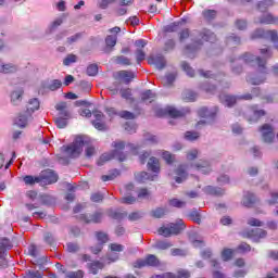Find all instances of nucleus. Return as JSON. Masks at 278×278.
Segmentation results:
<instances>
[{
	"label": "nucleus",
	"mask_w": 278,
	"mask_h": 278,
	"mask_svg": "<svg viewBox=\"0 0 278 278\" xmlns=\"http://www.w3.org/2000/svg\"><path fill=\"white\" fill-rule=\"evenodd\" d=\"M160 261L155 255H149L144 261L139 260L135 263V268H143V266H157Z\"/></svg>",
	"instance_id": "nucleus-8"
},
{
	"label": "nucleus",
	"mask_w": 278,
	"mask_h": 278,
	"mask_svg": "<svg viewBox=\"0 0 278 278\" xmlns=\"http://www.w3.org/2000/svg\"><path fill=\"white\" fill-rule=\"evenodd\" d=\"M55 108L59 112H61V116L70 118L71 115L68 114V111H66V104L64 102L56 104Z\"/></svg>",
	"instance_id": "nucleus-20"
},
{
	"label": "nucleus",
	"mask_w": 278,
	"mask_h": 278,
	"mask_svg": "<svg viewBox=\"0 0 278 278\" xmlns=\"http://www.w3.org/2000/svg\"><path fill=\"white\" fill-rule=\"evenodd\" d=\"M122 203H126L127 205H131L132 203H136V198L125 197V198L122 199Z\"/></svg>",
	"instance_id": "nucleus-54"
},
{
	"label": "nucleus",
	"mask_w": 278,
	"mask_h": 278,
	"mask_svg": "<svg viewBox=\"0 0 278 278\" xmlns=\"http://www.w3.org/2000/svg\"><path fill=\"white\" fill-rule=\"evenodd\" d=\"M134 77H136L134 72L121 71L117 73V79H119L121 81H124V84H129V81H131Z\"/></svg>",
	"instance_id": "nucleus-12"
},
{
	"label": "nucleus",
	"mask_w": 278,
	"mask_h": 278,
	"mask_svg": "<svg viewBox=\"0 0 278 278\" xmlns=\"http://www.w3.org/2000/svg\"><path fill=\"white\" fill-rule=\"evenodd\" d=\"M55 125H56V127H59V129H64V127H66V125H67L66 118H64V117L56 118Z\"/></svg>",
	"instance_id": "nucleus-37"
},
{
	"label": "nucleus",
	"mask_w": 278,
	"mask_h": 278,
	"mask_svg": "<svg viewBox=\"0 0 278 278\" xmlns=\"http://www.w3.org/2000/svg\"><path fill=\"white\" fill-rule=\"evenodd\" d=\"M67 251L68 253H76V251H79V247L75 243H67Z\"/></svg>",
	"instance_id": "nucleus-49"
},
{
	"label": "nucleus",
	"mask_w": 278,
	"mask_h": 278,
	"mask_svg": "<svg viewBox=\"0 0 278 278\" xmlns=\"http://www.w3.org/2000/svg\"><path fill=\"white\" fill-rule=\"evenodd\" d=\"M186 229V224L184 220L179 219L176 224H169L167 227L163 226L159 229V235L168 238V236H177V233H181Z\"/></svg>",
	"instance_id": "nucleus-3"
},
{
	"label": "nucleus",
	"mask_w": 278,
	"mask_h": 278,
	"mask_svg": "<svg viewBox=\"0 0 278 278\" xmlns=\"http://www.w3.org/2000/svg\"><path fill=\"white\" fill-rule=\"evenodd\" d=\"M125 130L128 131V134H136V125H131L129 123L125 124Z\"/></svg>",
	"instance_id": "nucleus-52"
},
{
	"label": "nucleus",
	"mask_w": 278,
	"mask_h": 278,
	"mask_svg": "<svg viewBox=\"0 0 278 278\" xmlns=\"http://www.w3.org/2000/svg\"><path fill=\"white\" fill-rule=\"evenodd\" d=\"M111 251L115 252V253H121V251H123V245L118 244V243H112L110 245Z\"/></svg>",
	"instance_id": "nucleus-46"
},
{
	"label": "nucleus",
	"mask_w": 278,
	"mask_h": 278,
	"mask_svg": "<svg viewBox=\"0 0 278 278\" xmlns=\"http://www.w3.org/2000/svg\"><path fill=\"white\" fill-rule=\"evenodd\" d=\"M213 278H226L225 274L218 271V270H214L213 271Z\"/></svg>",
	"instance_id": "nucleus-64"
},
{
	"label": "nucleus",
	"mask_w": 278,
	"mask_h": 278,
	"mask_svg": "<svg viewBox=\"0 0 278 278\" xmlns=\"http://www.w3.org/2000/svg\"><path fill=\"white\" fill-rule=\"evenodd\" d=\"M15 125H17L18 127H26V125H27V115H20L15 119Z\"/></svg>",
	"instance_id": "nucleus-27"
},
{
	"label": "nucleus",
	"mask_w": 278,
	"mask_h": 278,
	"mask_svg": "<svg viewBox=\"0 0 278 278\" xmlns=\"http://www.w3.org/2000/svg\"><path fill=\"white\" fill-rule=\"evenodd\" d=\"M181 67L184 68L185 72H187V75H189V77H194V70H192V67H190L188 63H182Z\"/></svg>",
	"instance_id": "nucleus-39"
},
{
	"label": "nucleus",
	"mask_w": 278,
	"mask_h": 278,
	"mask_svg": "<svg viewBox=\"0 0 278 278\" xmlns=\"http://www.w3.org/2000/svg\"><path fill=\"white\" fill-rule=\"evenodd\" d=\"M169 205H172V207H184V205H186V202L178 199H172L169 200Z\"/></svg>",
	"instance_id": "nucleus-34"
},
{
	"label": "nucleus",
	"mask_w": 278,
	"mask_h": 278,
	"mask_svg": "<svg viewBox=\"0 0 278 278\" xmlns=\"http://www.w3.org/2000/svg\"><path fill=\"white\" fill-rule=\"evenodd\" d=\"M113 147L115 149V153L114 154H110V153L102 154L98 161L99 166H103V164H105V162H110V160H114V157H117V160L119 162H125V154L121 153V151H123V149H125V143L123 141H115V142H113Z\"/></svg>",
	"instance_id": "nucleus-2"
},
{
	"label": "nucleus",
	"mask_w": 278,
	"mask_h": 278,
	"mask_svg": "<svg viewBox=\"0 0 278 278\" xmlns=\"http://www.w3.org/2000/svg\"><path fill=\"white\" fill-rule=\"evenodd\" d=\"M163 160H165L167 164H173L175 162V156H173L170 152H163Z\"/></svg>",
	"instance_id": "nucleus-38"
},
{
	"label": "nucleus",
	"mask_w": 278,
	"mask_h": 278,
	"mask_svg": "<svg viewBox=\"0 0 278 278\" xmlns=\"http://www.w3.org/2000/svg\"><path fill=\"white\" fill-rule=\"evenodd\" d=\"M139 199H149V191L147 189H141L138 193Z\"/></svg>",
	"instance_id": "nucleus-60"
},
{
	"label": "nucleus",
	"mask_w": 278,
	"mask_h": 278,
	"mask_svg": "<svg viewBox=\"0 0 278 278\" xmlns=\"http://www.w3.org/2000/svg\"><path fill=\"white\" fill-rule=\"evenodd\" d=\"M148 64H155V66L159 68H164V66H166V62L164 61V59L162 56H159L156 59L153 56H150L148 59Z\"/></svg>",
	"instance_id": "nucleus-14"
},
{
	"label": "nucleus",
	"mask_w": 278,
	"mask_h": 278,
	"mask_svg": "<svg viewBox=\"0 0 278 278\" xmlns=\"http://www.w3.org/2000/svg\"><path fill=\"white\" fill-rule=\"evenodd\" d=\"M238 251H241V253H247V251H251V245H249L248 243H241L238 247Z\"/></svg>",
	"instance_id": "nucleus-51"
},
{
	"label": "nucleus",
	"mask_w": 278,
	"mask_h": 278,
	"mask_svg": "<svg viewBox=\"0 0 278 278\" xmlns=\"http://www.w3.org/2000/svg\"><path fill=\"white\" fill-rule=\"evenodd\" d=\"M97 73H99V66H97L96 64H91L87 67V75H89L90 77H94Z\"/></svg>",
	"instance_id": "nucleus-30"
},
{
	"label": "nucleus",
	"mask_w": 278,
	"mask_h": 278,
	"mask_svg": "<svg viewBox=\"0 0 278 278\" xmlns=\"http://www.w3.org/2000/svg\"><path fill=\"white\" fill-rule=\"evenodd\" d=\"M68 277L70 278H84V271L78 270V271H75V273H70Z\"/></svg>",
	"instance_id": "nucleus-58"
},
{
	"label": "nucleus",
	"mask_w": 278,
	"mask_h": 278,
	"mask_svg": "<svg viewBox=\"0 0 278 278\" xmlns=\"http://www.w3.org/2000/svg\"><path fill=\"white\" fill-rule=\"evenodd\" d=\"M39 179L42 186H49L58 181V174L51 169H46L41 172Z\"/></svg>",
	"instance_id": "nucleus-5"
},
{
	"label": "nucleus",
	"mask_w": 278,
	"mask_h": 278,
	"mask_svg": "<svg viewBox=\"0 0 278 278\" xmlns=\"http://www.w3.org/2000/svg\"><path fill=\"white\" fill-rule=\"evenodd\" d=\"M135 47H137V49H144V47H147V41L144 39H139L135 42Z\"/></svg>",
	"instance_id": "nucleus-56"
},
{
	"label": "nucleus",
	"mask_w": 278,
	"mask_h": 278,
	"mask_svg": "<svg viewBox=\"0 0 278 278\" xmlns=\"http://www.w3.org/2000/svg\"><path fill=\"white\" fill-rule=\"evenodd\" d=\"M262 132L264 142H273L275 140V128L273 126L265 124L260 128Z\"/></svg>",
	"instance_id": "nucleus-7"
},
{
	"label": "nucleus",
	"mask_w": 278,
	"mask_h": 278,
	"mask_svg": "<svg viewBox=\"0 0 278 278\" xmlns=\"http://www.w3.org/2000/svg\"><path fill=\"white\" fill-rule=\"evenodd\" d=\"M176 174L178 175V177H176V184H181V181L186 179V169H184V167H179Z\"/></svg>",
	"instance_id": "nucleus-23"
},
{
	"label": "nucleus",
	"mask_w": 278,
	"mask_h": 278,
	"mask_svg": "<svg viewBox=\"0 0 278 278\" xmlns=\"http://www.w3.org/2000/svg\"><path fill=\"white\" fill-rule=\"evenodd\" d=\"M185 138L187 140H197V138H199V132L187 131Z\"/></svg>",
	"instance_id": "nucleus-44"
},
{
	"label": "nucleus",
	"mask_w": 278,
	"mask_h": 278,
	"mask_svg": "<svg viewBox=\"0 0 278 278\" xmlns=\"http://www.w3.org/2000/svg\"><path fill=\"white\" fill-rule=\"evenodd\" d=\"M238 29H247V22L244 20H239L236 22Z\"/></svg>",
	"instance_id": "nucleus-59"
},
{
	"label": "nucleus",
	"mask_w": 278,
	"mask_h": 278,
	"mask_svg": "<svg viewBox=\"0 0 278 278\" xmlns=\"http://www.w3.org/2000/svg\"><path fill=\"white\" fill-rule=\"evenodd\" d=\"M136 180L139 184H144V181H149V180L153 181V177H151V175H149V173L147 172H141L136 175Z\"/></svg>",
	"instance_id": "nucleus-17"
},
{
	"label": "nucleus",
	"mask_w": 278,
	"mask_h": 278,
	"mask_svg": "<svg viewBox=\"0 0 278 278\" xmlns=\"http://www.w3.org/2000/svg\"><path fill=\"white\" fill-rule=\"evenodd\" d=\"M197 155H199V151H197V150H191V151L187 154V160H194V159H197Z\"/></svg>",
	"instance_id": "nucleus-62"
},
{
	"label": "nucleus",
	"mask_w": 278,
	"mask_h": 278,
	"mask_svg": "<svg viewBox=\"0 0 278 278\" xmlns=\"http://www.w3.org/2000/svg\"><path fill=\"white\" fill-rule=\"evenodd\" d=\"M121 93L123 99H131V89H123Z\"/></svg>",
	"instance_id": "nucleus-57"
},
{
	"label": "nucleus",
	"mask_w": 278,
	"mask_h": 278,
	"mask_svg": "<svg viewBox=\"0 0 278 278\" xmlns=\"http://www.w3.org/2000/svg\"><path fill=\"white\" fill-rule=\"evenodd\" d=\"M112 3H116V0H101L100 8L102 10H105L109 5H112Z\"/></svg>",
	"instance_id": "nucleus-45"
},
{
	"label": "nucleus",
	"mask_w": 278,
	"mask_h": 278,
	"mask_svg": "<svg viewBox=\"0 0 278 278\" xmlns=\"http://www.w3.org/2000/svg\"><path fill=\"white\" fill-rule=\"evenodd\" d=\"M116 36H108L105 39L106 47H116Z\"/></svg>",
	"instance_id": "nucleus-35"
},
{
	"label": "nucleus",
	"mask_w": 278,
	"mask_h": 278,
	"mask_svg": "<svg viewBox=\"0 0 278 278\" xmlns=\"http://www.w3.org/2000/svg\"><path fill=\"white\" fill-rule=\"evenodd\" d=\"M118 175H121V173L118 172V169H115L113 174L103 175L101 177V179H102V181H112V180L116 179V177H118Z\"/></svg>",
	"instance_id": "nucleus-25"
},
{
	"label": "nucleus",
	"mask_w": 278,
	"mask_h": 278,
	"mask_svg": "<svg viewBox=\"0 0 278 278\" xmlns=\"http://www.w3.org/2000/svg\"><path fill=\"white\" fill-rule=\"evenodd\" d=\"M253 116L248 118L249 123H257L262 116H265L266 112L264 110H253Z\"/></svg>",
	"instance_id": "nucleus-16"
},
{
	"label": "nucleus",
	"mask_w": 278,
	"mask_h": 278,
	"mask_svg": "<svg viewBox=\"0 0 278 278\" xmlns=\"http://www.w3.org/2000/svg\"><path fill=\"white\" fill-rule=\"evenodd\" d=\"M202 38L206 41V42H214V40H216V35H214V33L206 30Z\"/></svg>",
	"instance_id": "nucleus-28"
},
{
	"label": "nucleus",
	"mask_w": 278,
	"mask_h": 278,
	"mask_svg": "<svg viewBox=\"0 0 278 278\" xmlns=\"http://www.w3.org/2000/svg\"><path fill=\"white\" fill-rule=\"evenodd\" d=\"M199 116H202V117L210 116V111H207V108L200 109Z\"/></svg>",
	"instance_id": "nucleus-63"
},
{
	"label": "nucleus",
	"mask_w": 278,
	"mask_h": 278,
	"mask_svg": "<svg viewBox=\"0 0 278 278\" xmlns=\"http://www.w3.org/2000/svg\"><path fill=\"white\" fill-rule=\"evenodd\" d=\"M141 99L142 101H149V103H151L153 99H155V94H153V91L148 90L142 93Z\"/></svg>",
	"instance_id": "nucleus-24"
},
{
	"label": "nucleus",
	"mask_w": 278,
	"mask_h": 278,
	"mask_svg": "<svg viewBox=\"0 0 278 278\" xmlns=\"http://www.w3.org/2000/svg\"><path fill=\"white\" fill-rule=\"evenodd\" d=\"M203 16L204 18H214V16H216V11L214 10H206L203 12Z\"/></svg>",
	"instance_id": "nucleus-47"
},
{
	"label": "nucleus",
	"mask_w": 278,
	"mask_h": 278,
	"mask_svg": "<svg viewBox=\"0 0 278 278\" xmlns=\"http://www.w3.org/2000/svg\"><path fill=\"white\" fill-rule=\"evenodd\" d=\"M84 147H86V156L92 157L96 153L94 147L90 146L88 140L84 137H76L73 143L63 148V151L67 157H79V155H81V151H84Z\"/></svg>",
	"instance_id": "nucleus-1"
},
{
	"label": "nucleus",
	"mask_w": 278,
	"mask_h": 278,
	"mask_svg": "<svg viewBox=\"0 0 278 278\" xmlns=\"http://www.w3.org/2000/svg\"><path fill=\"white\" fill-rule=\"evenodd\" d=\"M155 247L156 249H161L162 251H164L166 249H170L173 244L168 241H156Z\"/></svg>",
	"instance_id": "nucleus-29"
},
{
	"label": "nucleus",
	"mask_w": 278,
	"mask_h": 278,
	"mask_svg": "<svg viewBox=\"0 0 278 278\" xmlns=\"http://www.w3.org/2000/svg\"><path fill=\"white\" fill-rule=\"evenodd\" d=\"M261 23L270 25V23H275V17H273L270 14L264 15V17L261 20Z\"/></svg>",
	"instance_id": "nucleus-42"
},
{
	"label": "nucleus",
	"mask_w": 278,
	"mask_h": 278,
	"mask_svg": "<svg viewBox=\"0 0 278 278\" xmlns=\"http://www.w3.org/2000/svg\"><path fill=\"white\" fill-rule=\"evenodd\" d=\"M101 268H103L101 262H93L90 264V271L92 273V275H97V271L101 270Z\"/></svg>",
	"instance_id": "nucleus-26"
},
{
	"label": "nucleus",
	"mask_w": 278,
	"mask_h": 278,
	"mask_svg": "<svg viewBox=\"0 0 278 278\" xmlns=\"http://www.w3.org/2000/svg\"><path fill=\"white\" fill-rule=\"evenodd\" d=\"M190 112L189 110L179 111L173 106H167L166 109H161L157 111V116H170V118H180L181 116H186Z\"/></svg>",
	"instance_id": "nucleus-4"
},
{
	"label": "nucleus",
	"mask_w": 278,
	"mask_h": 278,
	"mask_svg": "<svg viewBox=\"0 0 278 278\" xmlns=\"http://www.w3.org/2000/svg\"><path fill=\"white\" fill-rule=\"evenodd\" d=\"M136 58L137 62L140 64V62H143V60L147 58V54L144 53V51H142V49H137Z\"/></svg>",
	"instance_id": "nucleus-36"
},
{
	"label": "nucleus",
	"mask_w": 278,
	"mask_h": 278,
	"mask_svg": "<svg viewBox=\"0 0 278 278\" xmlns=\"http://www.w3.org/2000/svg\"><path fill=\"white\" fill-rule=\"evenodd\" d=\"M74 62H77V56L75 54H70L64 59L63 64L64 66H71Z\"/></svg>",
	"instance_id": "nucleus-31"
},
{
	"label": "nucleus",
	"mask_w": 278,
	"mask_h": 278,
	"mask_svg": "<svg viewBox=\"0 0 278 278\" xmlns=\"http://www.w3.org/2000/svg\"><path fill=\"white\" fill-rule=\"evenodd\" d=\"M238 99H244L245 101H249L251 99H253V97H251V94H245L239 98H236L233 96H226V94H220L219 96V100L227 105V108H231L232 105H236V101H238Z\"/></svg>",
	"instance_id": "nucleus-6"
},
{
	"label": "nucleus",
	"mask_w": 278,
	"mask_h": 278,
	"mask_svg": "<svg viewBox=\"0 0 278 278\" xmlns=\"http://www.w3.org/2000/svg\"><path fill=\"white\" fill-rule=\"evenodd\" d=\"M190 277V271L186 269H180L178 270L177 275L173 273H165L163 275H155L152 278H189Z\"/></svg>",
	"instance_id": "nucleus-9"
},
{
	"label": "nucleus",
	"mask_w": 278,
	"mask_h": 278,
	"mask_svg": "<svg viewBox=\"0 0 278 278\" xmlns=\"http://www.w3.org/2000/svg\"><path fill=\"white\" fill-rule=\"evenodd\" d=\"M60 88H62V81L61 80H59V79H54L53 81H52V84L49 86V89L50 90H58V89H60Z\"/></svg>",
	"instance_id": "nucleus-41"
},
{
	"label": "nucleus",
	"mask_w": 278,
	"mask_h": 278,
	"mask_svg": "<svg viewBox=\"0 0 278 278\" xmlns=\"http://www.w3.org/2000/svg\"><path fill=\"white\" fill-rule=\"evenodd\" d=\"M231 257H233V250L224 249L222 252V260H224V262H229V260H231Z\"/></svg>",
	"instance_id": "nucleus-21"
},
{
	"label": "nucleus",
	"mask_w": 278,
	"mask_h": 278,
	"mask_svg": "<svg viewBox=\"0 0 278 278\" xmlns=\"http://www.w3.org/2000/svg\"><path fill=\"white\" fill-rule=\"evenodd\" d=\"M26 278H42V274L40 271H28Z\"/></svg>",
	"instance_id": "nucleus-55"
},
{
	"label": "nucleus",
	"mask_w": 278,
	"mask_h": 278,
	"mask_svg": "<svg viewBox=\"0 0 278 278\" xmlns=\"http://www.w3.org/2000/svg\"><path fill=\"white\" fill-rule=\"evenodd\" d=\"M248 225H251L252 227H262V222L256 218H250Z\"/></svg>",
	"instance_id": "nucleus-50"
},
{
	"label": "nucleus",
	"mask_w": 278,
	"mask_h": 278,
	"mask_svg": "<svg viewBox=\"0 0 278 278\" xmlns=\"http://www.w3.org/2000/svg\"><path fill=\"white\" fill-rule=\"evenodd\" d=\"M173 81H175V74H169L165 77V84L167 86H170V84H173Z\"/></svg>",
	"instance_id": "nucleus-61"
},
{
	"label": "nucleus",
	"mask_w": 278,
	"mask_h": 278,
	"mask_svg": "<svg viewBox=\"0 0 278 278\" xmlns=\"http://www.w3.org/2000/svg\"><path fill=\"white\" fill-rule=\"evenodd\" d=\"M148 168L152 170V173H160V161L156 157H150Z\"/></svg>",
	"instance_id": "nucleus-13"
},
{
	"label": "nucleus",
	"mask_w": 278,
	"mask_h": 278,
	"mask_svg": "<svg viewBox=\"0 0 278 278\" xmlns=\"http://www.w3.org/2000/svg\"><path fill=\"white\" fill-rule=\"evenodd\" d=\"M40 109V102L38 99H33L29 101L27 105V114H33V112H36V110Z\"/></svg>",
	"instance_id": "nucleus-15"
},
{
	"label": "nucleus",
	"mask_w": 278,
	"mask_h": 278,
	"mask_svg": "<svg viewBox=\"0 0 278 278\" xmlns=\"http://www.w3.org/2000/svg\"><path fill=\"white\" fill-rule=\"evenodd\" d=\"M26 186H34V184H41L40 182V176H25L23 178Z\"/></svg>",
	"instance_id": "nucleus-18"
},
{
	"label": "nucleus",
	"mask_w": 278,
	"mask_h": 278,
	"mask_svg": "<svg viewBox=\"0 0 278 278\" xmlns=\"http://www.w3.org/2000/svg\"><path fill=\"white\" fill-rule=\"evenodd\" d=\"M117 64H124V66H129L131 64V61L125 56L117 58Z\"/></svg>",
	"instance_id": "nucleus-48"
},
{
	"label": "nucleus",
	"mask_w": 278,
	"mask_h": 278,
	"mask_svg": "<svg viewBox=\"0 0 278 278\" xmlns=\"http://www.w3.org/2000/svg\"><path fill=\"white\" fill-rule=\"evenodd\" d=\"M97 239L99 242H101V244H99L97 247V249L92 248L91 251L92 253H94V255L101 253L102 249H103V244H105V242H108V240H110V238H108V235L104 232H97Z\"/></svg>",
	"instance_id": "nucleus-11"
},
{
	"label": "nucleus",
	"mask_w": 278,
	"mask_h": 278,
	"mask_svg": "<svg viewBox=\"0 0 278 278\" xmlns=\"http://www.w3.org/2000/svg\"><path fill=\"white\" fill-rule=\"evenodd\" d=\"M21 97H23V91L22 90L12 92V94H11L12 103H16V101H18V99H21Z\"/></svg>",
	"instance_id": "nucleus-40"
},
{
	"label": "nucleus",
	"mask_w": 278,
	"mask_h": 278,
	"mask_svg": "<svg viewBox=\"0 0 278 278\" xmlns=\"http://www.w3.org/2000/svg\"><path fill=\"white\" fill-rule=\"evenodd\" d=\"M118 116H121V118H126V121H132V118H136L134 113L129 111H122L118 113Z\"/></svg>",
	"instance_id": "nucleus-33"
},
{
	"label": "nucleus",
	"mask_w": 278,
	"mask_h": 278,
	"mask_svg": "<svg viewBox=\"0 0 278 278\" xmlns=\"http://www.w3.org/2000/svg\"><path fill=\"white\" fill-rule=\"evenodd\" d=\"M15 71H16V66L10 65V64L2 65L0 67V73H15Z\"/></svg>",
	"instance_id": "nucleus-32"
},
{
	"label": "nucleus",
	"mask_w": 278,
	"mask_h": 278,
	"mask_svg": "<svg viewBox=\"0 0 278 278\" xmlns=\"http://www.w3.org/2000/svg\"><path fill=\"white\" fill-rule=\"evenodd\" d=\"M255 203V195L253 193H248L243 199V205L245 207H251Z\"/></svg>",
	"instance_id": "nucleus-19"
},
{
	"label": "nucleus",
	"mask_w": 278,
	"mask_h": 278,
	"mask_svg": "<svg viewBox=\"0 0 278 278\" xmlns=\"http://www.w3.org/2000/svg\"><path fill=\"white\" fill-rule=\"evenodd\" d=\"M164 214H166L164 208H156L155 211L152 212V216L154 218H162V216H164Z\"/></svg>",
	"instance_id": "nucleus-43"
},
{
	"label": "nucleus",
	"mask_w": 278,
	"mask_h": 278,
	"mask_svg": "<svg viewBox=\"0 0 278 278\" xmlns=\"http://www.w3.org/2000/svg\"><path fill=\"white\" fill-rule=\"evenodd\" d=\"M101 218H102V215L100 213L94 214L91 219H87L86 215L81 216V219L85 223H101Z\"/></svg>",
	"instance_id": "nucleus-22"
},
{
	"label": "nucleus",
	"mask_w": 278,
	"mask_h": 278,
	"mask_svg": "<svg viewBox=\"0 0 278 278\" xmlns=\"http://www.w3.org/2000/svg\"><path fill=\"white\" fill-rule=\"evenodd\" d=\"M91 201H93V203H99V201H103V194H101V193H93L91 195Z\"/></svg>",
	"instance_id": "nucleus-53"
},
{
	"label": "nucleus",
	"mask_w": 278,
	"mask_h": 278,
	"mask_svg": "<svg viewBox=\"0 0 278 278\" xmlns=\"http://www.w3.org/2000/svg\"><path fill=\"white\" fill-rule=\"evenodd\" d=\"M94 121L92 122V125L96 129L99 131H105L106 127L105 124L101 123L103 121V113L97 111L93 113Z\"/></svg>",
	"instance_id": "nucleus-10"
}]
</instances>
